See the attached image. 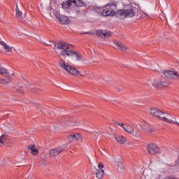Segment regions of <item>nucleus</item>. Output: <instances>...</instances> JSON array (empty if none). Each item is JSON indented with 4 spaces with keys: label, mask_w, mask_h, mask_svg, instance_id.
Wrapping results in <instances>:
<instances>
[{
    "label": "nucleus",
    "mask_w": 179,
    "mask_h": 179,
    "mask_svg": "<svg viewBox=\"0 0 179 179\" xmlns=\"http://www.w3.org/2000/svg\"><path fill=\"white\" fill-rule=\"evenodd\" d=\"M103 174H104V170L97 169L96 173V178H98V179L103 178Z\"/></svg>",
    "instance_id": "nucleus-25"
},
{
    "label": "nucleus",
    "mask_w": 179,
    "mask_h": 179,
    "mask_svg": "<svg viewBox=\"0 0 179 179\" xmlns=\"http://www.w3.org/2000/svg\"><path fill=\"white\" fill-rule=\"evenodd\" d=\"M10 76L13 77L15 76V74H11Z\"/></svg>",
    "instance_id": "nucleus-35"
},
{
    "label": "nucleus",
    "mask_w": 179,
    "mask_h": 179,
    "mask_svg": "<svg viewBox=\"0 0 179 179\" xmlns=\"http://www.w3.org/2000/svg\"><path fill=\"white\" fill-rule=\"evenodd\" d=\"M117 13L120 17H134V15L136 13V8L129 4L124 6V9L118 10Z\"/></svg>",
    "instance_id": "nucleus-5"
},
{
    "label": "nucleus",
    "mask_w": 179,
    "mask_h": 179,
    "mask_svg": "<svg viewBox=\"0 0 179 179\" xmlns=\"http://www.w3.org/2000/svg\"><path fill=\"white\" fill-rule=\"evenodd\" d=\"M12 82V80H10V75L7 76H0V83L1 85H9Z\"/></svg>",
    "instance_id": "nucleus-14"
},
{
    "label": "nucleus",
    "mask_w": 179,
    "mask_h": 179,
    "mask_svg": "<svg viewBox=\"0 0 179 179\" xmlns=\"http://www.w3.org/2000/svg\"><path fill=\"white\" fill-rule=\"evenodd\" d=\"M147 151L148 152L149 155H151L152 156H155V155H159V153H162V150H160V148L155 143H150L147 145Z\"/></svg>",
    "instance_id": "nucleus-7"
},
{
    "label": "nucleus",
    "mask_w": 179,
    "mask_h": 179,
    "mask_svg": "<svg viewBox=\"0 0 179 179\" xmlns=\"http://www.w3.org/2000/svg\"><path fill=\"white\" fill-rule=\"evenodd\" d=\"M59 64L60 68L64 69L69 75H71V76H81V78H85V75L80 73V71H79L78 69L69 64L66 61L61 59L59 62Z\"/></svg>",
    "instance_id": "nucleus-3"
},
{
    "label": "nucleus",
    "mask_w": 179,
    "mask_h": 179,
    "mask_svg": "<svg viewBox=\"0 0 179 179\" xmlns=\"http://www.w3.org/2000/svg\"><path fill=\"white\" fill-rule=\"evenodd\" d=\"M15 16L18 20H23V13L19 10V7L17 6V4L15 8Z\"/></svg>",
    "instance_id": "nucleus-19"
},
{
    "label": "nucleus",
    "mask_w": 179,
    "mask_h": 179,
    "mask_svg": "<svg viewBox=\"0 0 179 179\" xmlns=\"http://www.w3.org/2000/svg\"><path fill=\"white\" fill-rule=\"evenodd\" d=\"M147 129H145V132L147 134H155L156 131L150 127V125L149 124H146Z\"/></svg>",
    "instance_id": "nucleus-24"
},
{
    "label": "nucleus",
    "mask_w": 179,
    "mask_h": 179,
    "mask_svg": "<svg viewBox=\"0 0 179 179\" xmlns=\"http://www.w3.org/2000/svg\"><path fill=\"white\" fill-rule=\"evenodd\" d=\"M1 45L3 46V48L5 50L6 52H12V51H13V48L8 45L4 41H1Z\"/></svg>",
    "instance_id": "nucleus-18"
},
{
    "label": "nucleus",
    "mask_w": 179,
    "mask_h": 179,
    "mask_svg": "<svg viewBox=\"0 0 179 179\" xmlns=\"http://www.w3.org/2000/svg\"><path fill=\"white\" fill-rule=\"evenodd\" d=\"M164 75L168 79H172V80H178L179 73L177 71L166 70L164 71Z\"/></svg>",
    "instance_id": "nucleus-8"
},
{
    "label": "nucleus",
    "mask_w": 179,
    "mask_h": 179,
    "mask_svg": "<svg viewBox=\"0 0 179 179\" xmlns=\"http://www.w3.org/2000/svg\"><path fill=\"white\" fill-rule=\"evenodd\" d=\"M57 20L62 24H69V23H71V20H69V18L66 16L58 17Z\"/></svg>",
    "instance_id": "nucleus-17"
},
{
    "label": "nucleus",
    "mask_w": 179,
    "mask_h": 179,
    "mask_svg": "<svg viewBox=\"0 0 179 179\" xmlns=\"http://www.w3.org/2000/svg\"><path fill=\"white\" fill-rule=\"evenodd\" d=\"M142 129H143L144 132H145V129H148V127H146V124H143L141 126Z\"/></svg>",
    "instance_id": "nucleus-33"
},
{
    "label": "nucleus",
    "mask_w": 179,
    "mask_h": 179,
    "mask_svg": "<svg viewBox=\"0 0 179 179\" xmlns=\"http://www.w3.org/2000/svg\"><path fill=\"white\" fill-rule=\"evenodd\" d=\"M67 57H72L75 61H80L82 59V55L73 50L69 52Z\"/></svg>",
    "instance_id": "nucleus-13"
},
{
    "label": "nucleus",
    "mask_w": 179,
    "mask_h": 179,
    "mask_svg": "<svg viewBox=\"0 0 179 179\" xmlns=\"http://www.w3.org/2000/svg\"><path fill=\"white\" fill-rule=\"evenodd\" d=\"M8 141H9V139H8L6 136L2 135L0 136V146H3V145L8 143Z\"/></svg>",
    "instance_id": "nucleus-22"
},
{
    "label": "nucleus",
    "mask_w": 179,
    "mask_h": 179,
    "mask_svg": "<svg viewBox=\"0 0 179 179\" xmlns=\"http://www.w3.org/2000/svg\"><path fill=\"white\" fill-rule=\"evenodd\" d=\"M124 129L126 132H128V134H131V135H134V136H136V138H139V134L136 132L134 134V132H135V129L134 128V126L126 123Z\"/></svg>",
    "instance_id": "nucleus-10"
},
{
    "label": "nucleus",
    "mask_w": 179,
    "mask_h": 179,
    "mask_svg": "<svg viewBox=\"0 0 179 179\" xmlns=\"http://www.w3.org/2000/svg\"><path fill=\"white\" fill-rule=\"evenodd\" d=\"M71 45L65 42H59L57 45H55L54 50L57 54L62 57H68V54L71 52Z\"/></svg>",
    "instance_id": "nucleus-4"
},
{
    "label": "nucleus",
    "mask_w": 179,
    "mask_h": 179,
    "mask_svg": "<svg viewBox=\"0 0 179 179\" xmlns=\"http://www.w3.org/2000/svg\"><path fill=\"white\" fill-rule=\"evenodd\" d=\"M96 36L101 37L102 38H108L111 36V31L108 30L100 29L96 31Z\"/></svg>",
    "instance_id": "nucleus-11"
},
{
    "label": "nucleus",
    "mask_w": 179,
    "mask_h": 179,
    "mask_svg": "<svg viewBox=\"0 0 179 179\" xmlns=\"http://www.w3.org/2000/svg\"><path fill=\"white\" fill-rule=\"evenodd\" d=\"M73 3V0H68L62 3L63 9H69L72 4Z\"/></svg>",
    "instance_id": "nucleus-20"
},
{
    "label": "nucleus",
    "mask_w": 179,
    "mask_h": 179,
    "mask_svg": "<svg viewBox=\"0 0 179 179\" xmlns=\"http://www.w3.org/2000/svg\"><path fill=\"white\" fill-rule=\"evenodd\" d=\"M73 4L76 6H78L79 8H82V6H85V2L82 1L81 0H73Z\"/></svg>",
    "instance_id": "nucleus-26"
},
{
    "label": "nucleus",
    "mask_w": 179,
    "mask_h": 179,
    "mask_svg": "<svg viewBox=\"0 0 179 179\" xmlns=\"http://www.w3.org/2000/svg\"><path fill=\"white\" fill-rule=\"evenodd\" d=\"M74 13L77 16H79V15H82V12L80 11V8H76V10H74Z\"/></svg>",
    "instance_id": "nucleus-29"
},
{
    "label": "nucleus",
    "mask_w": 179,
    "mask_h": 179,
    "mask_svg": "<svg viewBox=\"0 0 179 179\" xmlns=\"http://www.w3.org/2000/svg\"><path fill=\"white\" fill-rule=\"evenodd\" d=\"M149 113L154 118H157V120H160V121H163V122H166V124H176V125H178L179 127V122H177L176 117H172L170 114L163 110L151 108L149 110Z\"/></svg>",
    "instance_id": "nucleus-1"
},
{
    "label": "nucleus",
    "mask_w": 179,
    "mask_h": 179,
    "mask_svg": "<svg viewBox=\"0 0 179 179\" xmlns=\"http://www.w3.org/2000/svg\"><path fill=\"white\" fill-rule=\"evenodd\" d=\"M170 86V83L163 81L161 80V89H163V87H169Z\"/></svg>",
    "instance_id": "nucleus-28"
},
{
    "label": "nucleus",
    "mask_w": 179,
    "mask_h": 179,
    "mask_svg": "<svg viewBox=\"0 0 179 179\" xmlns=\"http://www.w3.org/2000/svg\"><path fill=\"white\" fill-rule=\"evenodd\" d=\"M151 85L156 89H162V80L159 78H155L151 83Z\"/></svg>",
    "instance_id": "nucleus-15"
},
{
    "label": "nucleus",
    "mask_w": 179,
    "mask_h": 179,
    "mask_svg": "<svg viewBox=\"0 0 179 179\" xmlns=\"http://www.w3.org/2000/svg\"><path fill=\"white\" fill-rule=\"evenodd\" d=\"M177 163H178V164H179V158L177 159Z\"/></svg>",
    "instance_id": "nucleus-34"
},
{
    "label": "nucleus",
    "mask_w": 179,
    "mask_h": 179,
    "mask_svg": "<svg viewBox=\"0 0 179 179\" xmlns=\"http://www.w3.org/2000/svg\"><path fill=\"white\" fill-rule=\"evenodd\" d=\"M98 169H99V170H103L102 169H104V164L100 162L98 165Z\"/></svg>",
    "instance_id": "nucleus-30"
},
{
    "label": "nucleus",
    "mask_w": 179,
    "mask_h": 179,
    "mask_svg": "<svg viewBox=\"0 0 179 179\" xmlns=\"http://www.w3.org/2000/svg\"><path fill=\"white\" fill-rule=\"evenodd\" d=\"M7 75H9V71H8V69L2 66H0V76H6Z\"/></svg>",
    "instance_id": "nucleus-23"
},
{
    "label": "nucleus",
    "mask_w": 179,
    "mask_h": 179,
    "mask_svg": "<svg viewBox=\"0 0 179 179\" xmlns=\"http://www.w3.org/2000/svg\"><path fill=\"white\" fill-rule=\"evenodd\" d=\"M28 149L31 150V153L33 156H37V155H38V148H36L35 145H28Z\"/></svg>",
    "instance_id": "nucleus-16"
},
{
    "label": "nucleus",
    "mask_w": 179,
    "mask_h": 179,
    "mask_svg": "<svg viewBox=\"0 0 179 179\" xmlns=\"http://www.w3.org/2000/svg\"><path fill=\"white\" fill-rule=\"evenodd\" d=\"M116 124H117V125L122 127V128H123V129H124V128H125V124H124V123H116Z\"/></svg>",
    "instance_id": "nucleus-32"
},
{
    "label": "nucleus",
    "mask_w": 179,
    "mask_h": 179,
    "mask_svg": "<svg viewBox=\"0 0 179 179\" xmlns=\"http://www.w3.org/2000/svg\"><path fill=\"white\" fill-rule=\"evenodd\" d=\"M67 139H69V142H73L74 141H76L77 142H83V137H82V134L79 133H74L71 135H69Z\"/></svg>",
    "instance_id": "nucleus-9"
},
{
    "label": "nucleus",
    "mask_w": 179,
    "mask_h": 179,
    "mask_svg": "<svg viewBox=\"0 0 179 179\" xmlns=\"http://www.w3.org/2000/svg\"><path fill=\"white\" fill-rule=\"evenodd\" d=\"M41 10L42 12H45V9L46 10H51L52 9V7H51V6H47V5H41Z\"/></svg>",
    "instance_id": "nucleus-27"
},
{
    "label": "nucleus",
    "mask_w": 179,
    "mask_h": 179,
    "mask_svg": "<svg viewBox=\"0 0 179 179\" xmlns=\"http://www.w3.org/2000/svg\"><path fill=\"white\" fill-rule=\"evenodd\" d=\"M113 43L115 48H117V50H120V51H127V50H129V48L118 41H114Z\"/></svg>",
    "instance_id": "nucleus-12"
},
{
    "label": "nucleus",
    "mask_w": 179,
    "mask_h": 179,
    "mask_svg": "<svg viewBox=\"0 0 179 179\" xmlns=\"http://www.w3.org/2000/svg\"><path fill=\"white\" fill-rule=\"evenodd\" d=\"M2 43V41H0V45H1V43Z\"/></svg>",
    "instance_id": "nucleus-36"
},
{
    "label": "nucleus",
    "mask_w": 179,
    "mask_h": 179,
    "mask_svg": "<svg viewBox=\"0 0 179 179\" xmlns=\"http://www.w3.org/2000/svg\"><path fill=\"white\" fill-rule=\"evenodd\" d=\"M18 93H24V89L23 87H20V90H17Z\"/></svg>",
    "instance_id": "nucleus-31"
},
{
    "label": "nucleus",
    "mask_w": 179,
    "mask_h": 179,
    "mask_svg": "<svg viewBox=\"0 0 179 179\" xmlns=\"http://www.w3.org/2000/svg\"><path fill=\"white\" fill-rule=\"evenodd\" d=\"M117 3L114 1L108 3L103 7H98L96 10L98 13H100L102 16H115L117 15Z\"/></svg>",
    "instance_id": "nucleus-2"
},
{
    "label": "nucleus",
    "mask_w": 179,
    "mask_h": 179,
    "mask_svg": "<svg viewBox=\"0 0 179 179\" xmlns=\"http://www.w3.org/2000/svg\"><path fill=\"white\" fill-rule=\"evenodd\" d=\"M115 138L116 142H117V143H120V145H122L125 143V142H127V138L122 136H117Z\"/></svg>",
    "instance_id": "nucleus-21"
},
{
    "label": "nucleus",
    "mask_w": 179,
    "mask_h": 179,
    "mask_svg": "<svg viewBox=\"0 0 179 179\" xmlns=\"http://www.w3.org/2000/svg\"><path fill=\"white\" fill-rule=\"evenodd\" d=\"M68 148V144H64L62 146H58L55 148L51 149L49 152V155L50 157H55L56 156H58V155H61L65 149Z\"/></svg>",
    "instance_id": "nucleus-6"
}]
</instances>
